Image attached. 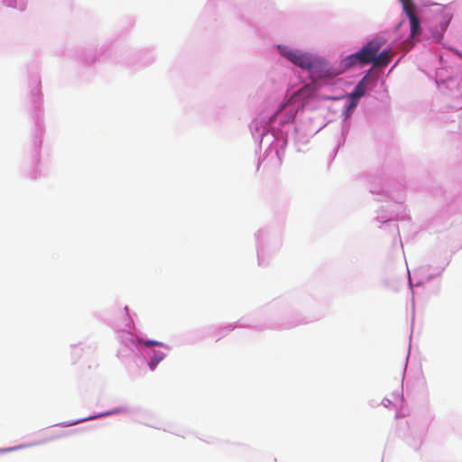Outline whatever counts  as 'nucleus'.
I'll list each match as a JSON object with an SVG mask.
<instances>
[{
    "label": "nucleus",
    "instance_id": "obj_1",
    "mask_svg": "<svg viewBox=\"0 0 462 462\" xmlns=\"http://www.w3.org/2000/svg\"><path fill=\"white\" fill-rule=\"evenodd\" d=\"M313 80L320 79L323 78H330L337 75L328 63L318 57H314L310 66L308 69Z\"/></svg>",
    "mask_w": 462,
    "mask_h": 462
},
{
    "label": "nucleus",
    "instance_id": "obj_2",
    "mask_svg": "<svg viewBox=\"0 0 462 462\" xmlns=\"http://www.w3.org/2000/svg\"><path fill=\"white\" fill-rule=\"evenodd\" d=\"M282 54L286 57L290 61H291L293 64L308 69L310 66L313 59L315 56L309 54V53H303L298 51H292L289 50L287 47H279Z\"/></svg>",
    "mask_w": 462,
    "mask_h": 462
},
{
    "label": "nucleus",
    "instance_id": "obj_3",
    "mask_svg": "<svg viewBox=\"0 0 462 462\" xmlns=\"http://www.w3.org/2000/svg\"><path fill=\"white\" fill-rule=\"evenodd\" d=\"M314 94V88L311 85H305L298 91L294 92L291 97L284 103H282L275 114L272 116L271 120H273L278 114H280L287 106L306 100Z\"/></svg>",
    "mask_w": 462,
    "mask_h": 462
},
{
    "label": "nucleus",
    "instance_id": "obj_4",
    "mask_svg": "<svg viewBox=\"0 0 462 462\" xmlns=\"http://www.w3.org/2000/svg\"><path fill=\"white\" fill-rule=\"evenodd\" d=\"M380 48L381 44L378 42H370L356 52L355 57H358V63H373L375 54H377Z\"/></svg>",
    "mask_w": 462,
    "mask_h": 462
},
{
    "label": "nucleus",
    "instance_id": "obj_5",
    "mask_svg": "<svg viewBox=\"0 0 462 462\" xmlns=\"http://www.w3.org/2000/svg\"><path fill=\"white\" fill-rule=\"evenodd\" d=\"M403 10L405 11L411 25V36L414 37L419 34L420 30V20L415 14V5L412 0H400Z\"/></svg>",
    "mask_w": 462,
    "mask_h": 462
},
{
    "label": "nucleus",
    "instance_id": "obj_6",
    "mask_svg": "<svg viewBox=\"0 0 462 462\" xmlns=\"http://www.w3.org/2000/svg\"><path fill=\"white\" fill-rule=\"evenodd\" d=\"M392 56L390 54L389 51H383L378 55L375 54L374 60V66L379 67V66H386L391 62Z\"/></svg>",
    "mask_w": 462,
    "mask_h": 462
},
{
    "label": "nucleus",
    "instance_id": "obj_7",
    "mask_svg": "<svg viewBox=\"0 0 462 462\" xmlns=\"http://www.w3.org/2000/svg\"><path fill=\"white\" fill-rule=\"evenodd\" d=\"M366 80V77L363 78L362 80L356 86L354 91L351 93L350 97L352 102L357 100L361 97L365 95V82Z\"/></svg>",
    "mask_w": 462,
    "mask_h": 462
},
{
    "label": "nucleus",
    "instance_id": "obj_8",
    "mask_svg": "<svg viewBox=\"0 0 462 462\" xmlns=\"http://www.w3.org/2000/svg\"><path fill=\"white\" fill-rule=\"evenodd\" d=\"M164 354L162 352L154 353L153 356L152 357L150 361V368L153 370L155 366L163 359Z\"/></svg>",
    "mask_w": 462,
    "mask_h": 462
},
{
    "label": "nucleus",
    "instance_id": "obj_9",
    "mask_svg": "<svg viewBox=\"0 0 462 462\" xmlns=\"http://www.w3.org/2000/svg\"><path fill=\"white\" fill-rule=\"evenodd\" d=\"M356 56V53L355 54H352V55H349L346 60V63L347 66H352V65H355L358 62V57H355Z\"/></svg>",
    "mask_w": 462,
    "mask_h": 462
},
{
    "label": "nucleus",
    "instance_id": "obj_10",
    "mask_svg": "<svg viewBox=\"0 0 462 462\" xmlns=\"http://www.w3.org/2000/svg\"><path fill=\"white\" fill-rule=\"evenodd\" d=\"M142 343L145 346H162V345L161 342L155 341V340H143Z\"/></svg>",
    "mask_w": 462,
    "mask_h": 462
}]
</instances>
